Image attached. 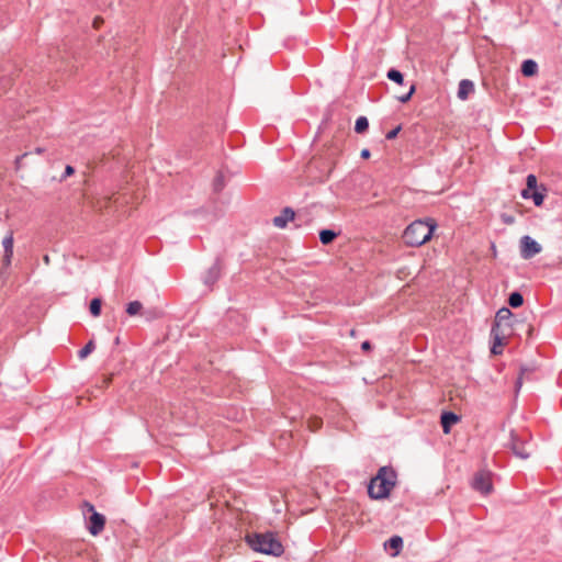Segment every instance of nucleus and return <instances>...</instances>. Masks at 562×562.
I'll return each mask as SVG.
<instances>
[{
    "label": "nucleus",
    "instance_id": "nucleus-1",
    "mask_svg": "<svg viewBox=\"0 0 562 562\" xmlns=\"http://www.w3.org/2000/svg\"><path fill=\"white\" fill-rule=\"evenodd\" d=\"M397 474L392 467H381L370 480L368 494L372 499L386 498L396 484Z\"/></svg>",
    "mask_w": 562,
    "mask_h": 562
},
{
    "label": "nucleus",
    "instance_id": "nucleus-2",
    "mask_svg": "<svg viewBox=\"0 0 562 562\" xmlns=\"http://www.w3.org/2000/svg\"><path fill=\"white\" fill-rule=\"evenodd\" d=\"M247 544L257 552L280 557L284 548L274 532H254L246 536Z\"/></svg>",
    "mask_w": 562,
    "mask_h": 562
},
{
    "label": "nucleus",
    "instance_id": "nucleus-3",
    "mask_svg": "<svg viewBox=\"0 0 562 562\" xmlns=\"http://www.w3.org/2000/svg\"><path fill=\"white\" fill-rule=\"evenodd\" d=\"M436 226L437 225L434 221H414L404 231L403 238L405 244L411 247H419L424 245L431 238Z\"/></svg>",
    "mask_w": 562,
    "mask_h": 562
},
{
    "label": "nucleus",
    "instance_id": "nucleus-4",
    "mask_svg": "<svg viewBox=\"0 0 562 562\" xmlns=\"http://www.w3.org/2000/svg\"><path fill=\"white\" fill-rule=\"evenodd\" d=\"M522 322L514 318V314L507 307H502L497 311L492 328L498 330L514 331L517 327L522 326Z\"/></svg>",
    "mask_w": 562,
    "mask_h": 562
},
{
    "label": "nucleus",
    "instance_id": "nucleus-5",
    "mask_svg": "<svg viewBox=\"0 0 562 562\" xmlns=\"http://www.w3.org/2000/svg\"><path fill=\"white\" fill-rule=\"evenodd\" d=\"M471 486L482 495H490L493 492L492 472L488 470H481L476 472L473 476Z\"/></svg>",
    "mask_w": 562,
    "mask_h": 562
},
{
    "label": "nucleus",
    "instance_id": "nucleus-6",
    "mask_svg": "<svg viewBox=\"0 0 562 562\" xmlns=\"http://www.w3.org/2000/svg\"><path fill=\"white\" fill-rule=\"evenodd\" d=\"M85 508L88 513H91L89 517L88 530L91 535L97 536L104 528L105 517L102 514L95 512L94 506L90 503H85Z\"/></svg>",
    "mask_w": 562,
    "mask_h": 562
},
{
    "label": "nucleus",
    "instance_id": "nucleus-7",
    "mask_svg": "<svg viewBox=\"0 0 562 562\" xmlns=\"http://www.w3.org/2000/svg\"><path fill=\"white\" fill-rule=\"evenodd\" d=\"M507 446L517 458L526 460L530 457L529 443L518 438L514 431L510 432V440Z\"/></svg>",
    "mask_w": 562,
    "mask_h": 562
},
{
    "label": "nucleus",
    "instance_id": "nucleus-8",
    "mask_svg": "<svg viewBox=\"0 0 562 562\" xmlns=\"http://www.w3.org/2000/svg\"><path fill=\"white\" fill-rule=\"evenodd\" d=\"M541 251V246L530 236L526 235L520 239V255L524 259H530Z\"/></svg>",
    "mask_w": 562,
    "mask_h": 562
},
{
    "label": "nucleus",
    "instance_id": "nucleus-9",
    "mask_svg": "<svg viewBox=\"0 0 562 562\" xmlns=\"http://www.w3.org/2000/svg\"><path fill=\"white\" fill-rule=\"evenodd\" d=\"M512 334L513 333L508 330H498L497 328H492L491 336L493 338V345L491 347V352L495 356L501 355L503 352L502 346L504 345V340Z\"/></svg>",
    "mask_w": 562,
    "mask_h": 562
},
{
    "label": "nucleus",
    "instance_id": "nucleus-10",
    "mask_svg": "<svg viewBox=\"0 0 562 562\" xmlns=\"http://www.w3.org/2000/svg\"><path fill=\"white\" fill-rule=\"evenodd\" d=\"M222 266L218 259L210 267L203 277V282L207 286H212L221 277Z\"/></svg>",
    "mask_w": 562,
    "mask_h": 562
},
{
    "label": "nucleus",
    "instance_id": "nucleus-11",
    "mask_svg": "<svg viewBox=\"0 0 562 562\" xmlns=\"http://www.w3.org/2000/svg\"><path fill=\"white\" fill-rule=\"evenodd\" d=\"M295 212L292 207H284L281 214L273 218V225L278 228H284L290 221H293Z\"/></svg>",
    "mask_w": 562,
    "mask_h": 562
},
{
    "label": "nucleus",
    "instance_id": "nucleus-12",
    "mask_svg": "<svg viewBox=\"0 0 562 562\" xmlns=\"http://www.w3.org/2000/svg\"><path fill=\"white\" fill-rule=\"evenodd\" d=\"M13 233L10 232L2 240V245L4 248V257H3V263L5 266H10L11 259L13 256Z\"/></svg>",
    "mask_w": 562,
    "mask_h": 562
},
{
    "label": "nucleus",
    "instance_id": "nucleus-13",
    "mask_svg": "<svg viewBox=\"0 0 562 562\" xmlns=\"http://www.w3.org/2000/svg\"><path fill=\"white\" fill-rule=\"evenodd\" d=\"M459 422V416L452 412H443L441 415V426L445 434L450 432L452 425Z\"/></svg>",
    "mask_w": 562,
    "mask_h": 562
},
{
    "label": "nucleus",
    "instance_id": "nucleus-14",
    "mask_svg": "<svg viewBox=\"0 0 562 562\" xmlns=\"http://www.w3.org/2000/svg\"><path fill=\"white\" fill-rule=\"evenodd\" d=\"M474 91V83L469 79H463L459 82L458 98L467 100L468 97Z\"/></svg>",
    "mask_w": 562,
    "mask_h": 562
},
{
    "label": "nucleus",
    "instance_id": "nucleus-15",
    "mask_svg": "<svg viewBox=\"0 0 562 562\" xmlns=\"http://www.w3.org/2000/svg\"><path fill=\"white\" fill-rule=\"evenodd\" d=\"M521 72L526 77H532L538 72V65L532 59H526L521 65Z\"/></svg>",
    "mask_w": 562,
    "mask_h": 562
},
{
    "label": "nucleus",
    "instance_id": "nucleus-16",
    "mask_svg": "<svg viewBox=\"0 0 562 562\" xmlns=\"http://www.w3.org/2000/svg\"><path fill=\"white\" fill-rule=\"evenodd\" d=\"M338 236V233H336L333 229H322L319 232V240L323 245H329L334 241V239Z\"/></svg>",
    "mask_w": 562,
    "mask_h": 562
},
{
    "label": "nucleus",
    "instance_id": "nucleus-17",
    "mask_svg": "<svg viewBox=\"0 0 562 562\" xmlns=\"http://www.w3.org/2000/svg\"><path fill=\"white\" fill-rule=\"evenodd\" d=\"M546 192H547V189L543 186H541L539 189L532 191L531 199L536 206H540L543 203Z\"/></svg>",
    "mask_w": 562,
    "mask_h": 562
},
{
    "label": "nucleus",
    "instance_id": "nucleus-18",
    "mask_svg": "<svg viewBox=\"0 0 562 562\" xmlns=\"http://www.w3.org/2000/svg\"><path fill=\"white\" fill-rule=\"evenodd\" d=\"M389 544L391 549H394L395 552L392 554L393 557H396L400 553V550L403 547V539L400 536H393L385 546Z\"/></svg>",
    "mask_w": 562,
    "mask_h": 562
},
{
    "label": "nucleus",
    "instance_id": "nucleus-19",
    "mask_svg": "<svg viewBox=\"0 0 562 562\" xmlns=\"http://www.w3.org/2000/svg\"><path fill=\"white\" fill-rule=\"evenodd\" d=\"M386 77H387V79H390L391 81L396 82L397 85H403L404 83V76H403V74L400 70L395 69V68H391L387 71Z\"/></svg>",
    "mask_w": 562,
    "mask_h": 562
},
{
    "label": "nucleus",
    "instance_id": "nucleus-20",
    "mask_svg": "<svg viewBox=\"0 0 562 562\" xmlns=\"http://www.w3.org/2000/svg\"><path fill=\"white\" fill-rule=\"evenodd\" d=\"M368 127H369V121L366 116H359L356 120V124H355L356 133L362 134V133L367 132Z\"/></svg>",
    "mask_w": 562,
    "mask_h": 562
},
{
    "label": "nucleus",
    "instance_id": "nucleus-21",
    "mask_svg": "<svg viewBox=\"0 0 562 562\" xmlns=\"http://www.w3.org/2000/svg\"><path fill=\"white\" fill-rule=\"evenodd\" d=\"M522 303H524V297L519 292L510 293V295L508 297V304L512 307H514V308L520 307L522 305Z\"/></svg>",
    "mask_w": 562,
    "mask_h": 562
},
{
    "label": "nucleus",
    "instance_id": "nucleus-22",
    "mask_svg": "<svg viewBox=\"0 0 562 562\" xmlns=\"http://www.w3.org/2000/svg\"><path fill=\"white\" fill-rule=\"evenodd\" d=\"M101 305H102L101 299L95 297V299L91 300L89 310L93 317H98L100 315Z\"/></svg>",
    "mask_w": 562,
    "mask_h": 562
},
{
    "label": "nucleus",
    "instance_id": "nucleus-23",
    "mask_svg": "<svg viewBox=\"0 0 562 562\" xmlns=\"http://www.w3.org/2000/svg\"><path fill=\"white\" fill-rule=\"evenodd\" d=\"M143 308V304L139 301H133L127 304L126 313L130 316L137 315Z\"/></svg>",
    "mask_w": 562,
    "mask_h": 562
},
{
    "label": "nucleus",
    "instance_id": "nucleus-24",
    "mask_svg": "<svg viewBox=\"0 0 562 562\" xmlns=\"http://www.w3.org/2000/svg\"><path fill=\"white\" fill-rule=\"evenodd\" d=\"M94 342L92 340L88 341L86 346L81 350H79V359H85L86 357H88V355H90L94 350Z\"/></svg>",
    "mask_w": 562,
    "mask_h": 562
},
{
    "label": "nucleus",
    "instance_id": "nucleus-25",
    "mask_svg": "<svg viewBox=\"0 0 562 562\" xmlns=\"http://www.w3.org/2000/svg\"><path fill=\"white\" fill-rule=\"evenodd\" d=\"M531 371L527 368H521L520 374L518 375L516 383H515V392L518 393L522 386V381L526 374H530Z\"/></svg>",
    "mask_w": 562,
    "mask_h": 562
},
{
    "label": "nucleus",
    "instance_id": "nucleus-26",
    "mask_svg": "<svg viewBox=\"0 0 562 562\" xmlns=\"http://www.w3.org/2000/svg\"><path fill=\"white\" fill-rule=\"evenodd\" d=\"M224 186V176L222 173H218L213 181V189L215 192H220L223 190Z\"/></svg>",
    "mask_w": 562,
    "mask_h": 562
},
{
    "label": "nucleus",
    "instance_id": "nucleus-27",
    "mask_svg": "<svg viewBox=\"0 0 562 562\" xmlns=\"http://www.w3.org/2000/svg\"><path fill=\"white\" fill-rule=\"evenodd\" d=\"M415 90H416V87H415V85H414V83H412V85L409 86V90H408V92H407L406 94L398 95V97H397V100H398L400 102H402V103H406V102H408V101L411 100L412 95L414 94Z\"/></svg>",
    "mask_w": 562,
    "mask_h": 562
},
{
    "label": "nucleus",
    "instance_id": "nucleus-28",
    "mask_svg": "<svg viewBox=\"0 0 562 562\" xmlns=\"http://www.w3.org/2000/svg\"><path fill=\"white\" fill-rule=\"evenodd\" d=\"M527 188L530 190L539 189L537 184V177L532 173L527 176Z\"/></svg>",
    "mask_w": 562,
    "mask_h": 562
},
{
    "label": "nucleus",
    "instance_id": "nucleus-29",
    "mask_svg": "<svg viewBox=\"0 0 562 562\" xmlns=\"http://www.w3.org/2000/svg\"><path fill=\"white\" fill-rule=\"evenodd\" d=\"M401 128V125H398L395 128L391 130L390 132L386 133L385 138L389 140L394 139L400 133Z\"/></svg>",
    "mask_w": 562,
    "mask_h": 562
},
{
    "label": "nucleus",
    "instance_id": "nucleus-30",
    "mask_svg": "<svg viewBox=\"0 0 562 562\" xmlns=\"http://www.w3.org/2000/svg\"><path fill=\"white\" fill-rule=\"evenodd\" d=\"M501 218L507 225H512L515 223V217L508 214H502Z\"/></svg>",
    "mask_w": 562,
    "mask_h": 562
},
{
    "label": "nucleus",
    "instance_id": "nucleus-31",
    "mask_svg": "<svg viewBox=\"0 0 562 562\" xmlns=\"http://www.w3.org/2000/svg\"><path fill=\"white\" fill-rule=\"evenodd\" d=\"M74 172H75L74 167H71L70 165H67L66 168H65V172H64L61 178L65 179V178L71 176Z\"/></svg>",
    "mask_w": 562,
    "mask_h": 562
},
{
    "label": "nucleus",
    "instance_id": "nucleus-32",
    "mask_svg": "<svg viewBox=\"0 0 562 562\" xmlns=\"http://www.w3.org/2000/svg\"><path fill=\"white\" fill-rule=\"evenodd\" d=\"M532 191H533V190H530V189L526 188V189H524V190L521 191V196H522L524 199H531Z\"/></svg>",
    "mask_w": 562,
    "mask_h": 562
},
{
    "label": "nucleus",
    "instance_id": "nucleus-33",
    "mask_svg": "<svg viewBox=\"0 0 562 562\" xmlns=\"http://www.w3.org/2000/svg\"><path fill=\"white\" fill-rule=\"evenodd\" d=\"M361 349H362L363 351H369V350H371V344H370L369 341H363V342L361 344Z\"/></svg>",
    "mask_w": 562,
    "mask_h": 562
},
{
    "label": "nucleus",
    "instance_id": "nucleus-34",
    "mask_svg": "<svg viewBox=\"0 0 562 562\" xmlns=\"http://www.w3.org/2000/svg\"><path fill=\"white\" fill-rule=\"evenodd\" d=\"M360 156H361V158H364V159L369 158L370 157V150L367 149V148L362 149Z\"/></svg>",
    "mask_w": 562,
    "mask_h": 562
},
{
    "label": "nucleus",
    "instance_id": "nucleus-35",
    "mask_svg": "<svg viewBox=\"0 0 562 562\" xmlns=\"http://www.w3.org/2000/svg\"><path fill=\"white\" fill-rule=\"evenodd\" d=\"M26 155H27V154H26V153H24L23 155L18 156V157H16V159H15V164L19 166V165H20V162H21V160H22Z\"/></svg>",
    "mask_w": 562,
    "mask_h": 562
},
{
    "label": "nucleus",
    "instance_id": "nucleus-36",
    "mask_svg": "<svg viewBox=\"0 0 562 562\" xmlns=\"http://www.w3.org/2000/svg\"><path fill=\"white\" fill-rule=\"evenodd\" d=\"M99 23H100V19L95 18L94 21H93V26L98 27Z\"/></svg>",
    "mask_w": 562,
    "mask_h": 562
},
{
    "label": "nucleus",
    "instance_id": "nucleus-37",
    "mask_svg": "<svg viewBox=\"0 0 562 562\" xmlns=\"http://www.w3.org/2000/svg\"><path fill=\"white\" fill-rule=\"evenodd\" d=\"M9 81H10L9 79H5V82L3 83V87H2V88H0V91H1V90H3V91L5 90L7 85H9Z\"/></svg>",
    "mask_w": 562,
    "mask_h": 562
},
{
    "label": "nucleus",
    "instance_id": "nucleus-38",
    "mask_svg": "<svg viewBox=\"0 0 562 562\" xmlns=\"http://www.w3.org/2000/svg\"><path fill=\"white\" fill-rule=\"evenodd\" d=\"M35 153H36V154H41V153H43V148L37 147V148L35 149Z\"/></svg>",
    "mask_w": 562,
    "mask_h": 562
},
{
    "label": "nucleus",
    "instance_id": "nucleus-39",
    "mask_svg": "<svg viewBox=\"0 0 562 562\" xmlns=\"http://www.w3.org/2000/svg\"><path fill=\"white\" fill-rule=\"evenodd\" d=\"M527 331H528V335L530 336V335H531V333H532V327H531L530 325H528V329H527Z\"/></svg>",
    "mask_w": 562,
    "mask_h": 562
},
{
    "label": "nucleus",
    "instance_id": "nucleus-40",
    "mask_svg": "<svg viewBox=\"0 0 562 562\" xmlns=\"http://www.w3.org/2000/svg\"><path fill=\"white\" fill-rule=\"evenodd\" d=\"M44 261H45L46 263H48V262H49V257H48L47 255H46V256H44Z\"/></svg>",
    "mask_w": 562,
    "mask_h": 562
},
{
    "label": "nucleus",
    "instance_id": "nucleus-41",
    "mask_svg": "<svg viewBox=\"0 0 562 562\" xmlns=\"http://www.w3.org/2000/svg\"><path fill=\"white\" fill-rule=\"evenodd\" d=\"M119 342H120V338H119V337H116V338H115V344L117 345Z\"/></svg>",
    "mask_w": 562,
    "mask_h": 562
},
{
    "label": "nucleus",
    "instance_id": "nucleus-42",
    "mask_svg": "<svg viewBox=\"0 0 562 562\" xmlns=\"http://www.w3.org/2000/svg\"><path fill=\"white\" fill-rule=\"evenodd\" d=\"M350 335L355 336V329H351Z\"/></svg>",
    "mask_w": 562,
    "mask_h": 562
}]
</instances>
